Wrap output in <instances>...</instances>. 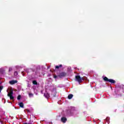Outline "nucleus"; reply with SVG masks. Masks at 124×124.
Listing matches in <instances>:
<instances>
[{"label": "nucleus", "instance_id": "nucleus-16", "mask_svg": "<svg viewBox=\"0 0 124 124\" xmlns=\"http://www.w3.org/2000/svg\"><path fill=\"white\" fill-rule=\"evenodd\" d=\"M11 71H12V67L9 68V72H10Z\"/></svg>", "mask_w": 124, "mask_h": 124}, {"label": "nucleus", "instance_id": "nucleus-8", "mask_svg": "<svg viewBox=\"0 0 124 124\" xmlns=\"http://www.w3.org/2000/svg\"><path fill=\"white\" fill-rule=\"evenodd\" d=\"M18 105L19 107H21V108H24V103H23V102L19 103Z\"/></svg>", "mask_w": 124, "mask_h": 124}, {"label": "nucleus", "instance_id": "nucleus-10", "mask_svg": "<svg viewBox=\"0 0 124 124\" xmlns=\"http://www.w3.org/2000/svg\"><path fill=\"white\" fill-rule=\"evenodd\" d=\"M60 67H62V65L60 64L59 65H57L55 66V68H56L57 69H59L60 68Z\"/></svg>", "mask_w": 124, "mask_h": 124}, {"label": "nucleus", "instance_id": "nucleus-18", "mask_svg": "<svg viewBox=\"0 0 124 124\" xmlns=\"http://www.w3.org/2000/svg\"><path fill=\"white\" fill-rule=\"evenodd\" d=\"M27 112H30V110L27 109Z\"/></svg>", "mask_w": 124, "mask_h": 124}, {"label": "nucleus", "instance_id": "nucleus-15", "mask_svg": "<svg viewBox=\"0 0 124 124\" xmlns=\"http://www.w3.org/2000/svg\"><path fill=\"white\" fill-rule=\"evenodd\" d=\"M2 89H3V86H0V93H1V91H2Z\"/></svg>", "mask_w": 124, "mask_h": 124}, {"label": "nucleus", "instance_id": "nucleus-4", "mask_svg": "<svg viewBox=\"0 0 124 124\" xmlns=\"http://www.w3.org/2000/svg\"><path fill=\"white\" fill-rule=\"evenodd\" d=\"M60 78H62V77H65L66 76V73L65 72H62L58 76Z\"/></svg>", "mask_w": 124, "mask_h": 124}, {"label": "nucleus", "instance_id": "nucleus-14", "mask_svg": "<svg viewBox=\"0 0 124 124\" xmlns=\"http://www.w3.org/2000/svg\"><path fill=\"white\" fill-rule=\"evenodd\" d=\"M29 97H31V96H33V94L31 93H30L29 94Z\"/></svg>", "mask_w": 124, "mask_h": 124}, {"label": "nucleus", "instance_id": "nucleus-2", "mask_svg": "<svg viewBox=\"0 0 124 124\" xmlns=\"http://www.w3.org/2000/svg\"><path fill=\"white\" fill-rule=\"evenodd\" d=\"M76 80L77 81L78 83H82V81H84V78H81L80 76H75Z\"/></svg>", "mask_w": 124, "mask_h": 124}, {"label": "nucleus", "instance_id": "nucleus-19", "mask_svg": "<svg viewBox=\"0 0 124 124\" xmlns=\"http://www.w3.org/2000/svg\"><path fill=\"white\" fill-rule=\"evenodd\" d=\"M24 124H28L27 123H24Z\"/></svg>", "mask_w": 124, "mask_h": 124}, {"label": "nucleus", "instance_id": "nucleus-3", "mask_svg": "<svg viewBox=\"0 0 124 124\" xmlns=\"http://www.w3.org/2000/svg\"><path fill=\"white\" fill-rule=\"evenodd\" d=\"M8 96L10 97V99L11 100L14 99V97L13 96V91H11L10 93H8Z\"/></svg>", "mask_w": 124, "mask_h": 124}, {"label": "nucleus", "instance_id": "nucleus-12", "mask_svg": "<svg viewBox=\"0 0 124 124\" xmlns=\"http://www.w3.org/2000/svg\"><path fill=\"white\" fill-rule=\"evenodd\" d=\"M17 100H20V99H21V95H18L17 96Z\"/></svg>", "mask_w": 124, "mask_h": 124}, {"label": "nucleus", "instance_id": "nucleus-9", "mask_svg": "<svg viewBox=\"0 0 124 124\" xmlns=\"http://www.w3.org/2000/svg\"><path fill=\"white\" fill-rule=\"evenodd\" d=\"M73 97V94H70L68 96V99H71Z\"/></svg>", "mask_w": 124, "mask_h": 124}, {"label": "nucleus", "instance_id": "nucleus-17", "mask_svg": "<svg viewBox=\"0 0 124 124\" xmlns=\"http://www.w3.org/2000/svg\"><path fill=\"white\" fill-rule=\"evenodd\" d=\"M57 77H58V76H57V75H54L53 76V78H54V79H57Z\"/></svg>", "mask_w": 124, "mask_h": 124}, {"label": "nucleus", "instance_id": "nucleus-5", "mask_svg": "<svg viewBox=\"0 0 124 124\" xmlns=\"http://www.w3.org/2000/svg\"><path fill=\"white\" fill-rule=\"evenodd\" d=\"M9 83L11 85H14V84H16V83H18L17 80H11L9 81Z\"/></svg>", "mask_w": 124, "mask_h": 124}, {"label": "nucleus", "instance_id": "nucleus-6", "mask_svg": "<svg viewBox=\"0 0 124 124\" xmlns=\"http://www.w3.org/2000/svg\"><path fill=\"white\" fill-rule=\"evenodd\" d=\"M66 121H67V119H66V118L65 117H62L61 118V121L62 122V123H66Z\"/></svg>", "mask_w": 124, "mask_h": 124}, {"label": "nucleus", "instance_id": "nucleus-1", "mask_svg": "<svg viewBox=\"0 0 124 124\" xmlns=\"http://www.w3.org/2000/svg\"><path fill=\"white\" fill-rule=\"evenodd\" d=\"M103 80L105 81V82H109L111 84H115V83H116V81L115 80L112 79H108V78H107V77H105L103 78Z\"/></svg>", "mask_w": 124, "mask_h": 124}, {"label": "nucleus", "instance_id": "nucleus-13", "mask_svg": "<svg viewBox=\"0 0 124 124\" xmlns=\"http://www.w3.org/2000/svg\"><path fill=\"white\" fill-rule=\"evenodd\" d=\"M14 75H15V76H17V75H18V72L15 71L14 72Z\"/></svg>", "mask_w": 124, "mask_h": 124}, {"label": "nucleus", "instance_id": "nucleus-7", "mask_svg": "<svg viewBox=\"0 0 124 124\" xmlns=\"http://www.w3.org/2000/svg\"><path fill=\"white\" fill-rule=\"evenodd\" d=\"M44 95L46 97V98H49L50 97V94H48V93H45Z\"/></svg>", "mask_w": 124, "mask_h": 124}, {"label": "nucleus", "instance_id": "nucleus-11", "mask_svg": "<svg viewBox=\"0 0 124 124\" xmlns=\"http://www.w3.org/2000/svg\"><path fill=\"white\" fill-rule=\"evenodd\" d=\"M32 84L33 85H37V81H36V80H33Z\"/></svg>", "mask_w": 124, "mask_h": 124}]
</instances>
